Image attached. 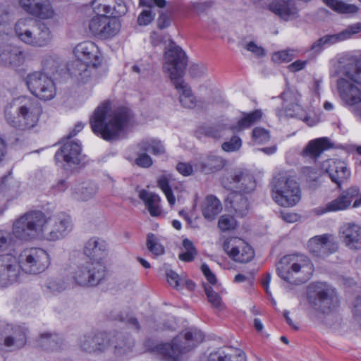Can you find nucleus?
Returning a JSON list of instances; mask_svg holds the SVG:
<instances>
[{
  "label": "nucleus",
  "instance_id": "nucleus-1",
  "mask_svg": "<svg viewBox=\"0 0 361 361\" xmlns=\"http://www.w3.org/2000/svg\"><path fill=\"white\" fill-rule=\"evenodd\" d=\"M333 76H338L337 89L341 99L350 106L355 116L361 121V65L355 59L342 56L333 66Z\"/></svg>",
  "mask_w": 361,
  "mask_h": 361
},
{
  "label": "nucleus",
  "instance_id": "nucleus-2",
  "mask_svg": "<svg viewBox=\"0 0 361 361\" xmlns=\"http://www.w3.org/2000/svg\"><path fill=\"white\" fill-rule=\"evenodd\" d=\"M110 104L102 103L90 118L92 132L105 140H115L124 136L133 118L130 109L118 108L110 112Z\"/></svg>",
  "mask_w": 361,
  "mask_h": 361
},
{
  "label": "nucleus",
  "instance_id": "nucleus-3",
  "mask_svg": "<svg viewBox=\"0 0 361 361\" xmlns=\"http://www.w3.org/2000/svg\"><path fill=\"white\" fill-rule=\"evenodd\" d=\"M187 66V59L183 49L170 40L169 47L164 52V63L163 69L177 90L179 94V101L181 105L188 109L196 106V99L190 86L184 81L183 77Z\"/></svg>",
  "mask_w": 361,
  "mask_h": 361
},
{
  "label": "nucleus",
  "instance_id": "nucleus-4",
  "mask_svg": "<svg viewBox=\"0 0 361 361\" xmlns=\"http://www.w3.org/2000/svg\"><path fill=\"white\" fill-rule=\"evenodd\" d=\"M42 113V108L36 99L23 96L6 106L5 120L14 128L26 130L37 126Z\"/></svg>",
  "mask_w": 361,
  "mask_h": 361
},
{
  "label": "nucleus",
  "instance_id": "nucleus-5",
  "mask_svg": "<svg viewBox=\"0 0 361 361\" xmlns=\"http://www.w3.org/2000/svg\"><path fill=\"white\" fill-rule=\"evenodd\" d=\"M15 34L24 44L33 47L47 46L52 39L49 27L30 17L19 19L15 24Z\"/></svg>",
  "mask_w": 361,
  "mask_h": 361
},
{
  "label": "nucleus",
  "instance_id": "nucleus-6",
  "mask_svg": "<svg viewBox=\"0 0 361 361\" xmlns=\"http://www.w3.org/2000/svg\"><path fill=\"white\" fill-rule=\"evenodd\" d=\"M280 278L291 282L294 275H298L300 282L309 280L314 272L311 260L304 255H289L283 257L276 267Z\"/></svg>",
  "mask_w": 361,
  "mask_h": 361
},
{
  "label": "nucleus",
  "instance_id": "nucleus-7",
  "mask_svg": "<svg viewBox=\"0 0 361 361\" xmlns=\"http://www.w3.org/2000/svg\"><path fill=\"white\" fill-rule=\"evenodd\" d=\"M272 197L279 205L284 207H293L300 201V187L288 171H280L274 176Z\"/></svg>",
  "mask_w": 361,
  "mask_h": 361
},
{
  "label": "nucleus",
  "instance_id": "nucleus-8",
  "mask_svg": "<svg viewBox=\"0 0 361 361\" xmlns=\"http://www.w3.org/2000/svg\"><path fill=\"white\" fill-rule=\"evenodd\" d=\"M204 339L202 332L195 328H190L183 334L173 338L171 343L161 345V353L169 361H178L180 354L185 353L199 345Z\"/></svg>",
  "mask_w": 361,
  "mask_h": 361
},
{
  "label": "nucleus",
  "instance_id": "nucleus-9",
  "mask_svg": "<svg viewBox=\"0 0 361 361\" xmlns=\"http://www.w3.org/2000/svg\"><path fill=\"white\" fill-rule=\"evenodd\" d=\"M72 229V219L68 214L59 212L49 217L44 214L41 238L47 241L56 242L66 238Z\"/></svg>",
  "mask_w": 361,
  "mask_h": 361
},
{
  "label": "nucleus",
  "instance_id": "nucleus-10",
  "mask_svg": "<svg viewBox=\"0 0 361 361\" xmlns=\"http://www.w3.org/2000/svg\"><path fill=\"white\" fill-rule=\"evenodd\" d=\"M44 213L32 211L21 216L13 224V234L20 240H30L41 238Z\"/></svg>",
  "mask_w": 361,
  "mask_h": 361
},
{
  "label": "nucleus",
  "instance_id": "nucleus-11",
  "mask_svg": "<svg viewBox=\"0 0 361 361\" xmlns=\"http://www.w3.org/2000/svg\"><path fill=\"white\" fill-rule=\"evenodd\" d=\"M106 267L101 262H85L77 265L71 273L73 282L80 286H94L104 278Z\"/></svg>",
  "mask_w": 361,
  "mask_h": 361
},
{
  "label": "nucleus",
  "instance_id": "nucleus-12",
  "mask_svg": "<svg viewBox=\"0 0 361 361\" xmlns=\"http://www.w3.org/2000/svg\"><path fill=\"white\" fill-rule=\"evenodd\" d=\"M20 269L30 274L44 272L50 265L49 253L39 247H30L23 250L18 259Z\"/></svg>",
  "mask_w": 361,
  "mask_h": 361
},
{
  "label": "nucleus",
  "instance_id": "nucleus-13",
  "mask_svg": "<svg viewBox=\"0 0 361 361\" xmlns=\"http://www.w3.org/2000/svg\"><path fill=\"white\" fill-rule=\"evenodd\" d=\"M25 81L30 92L40 99L50 100L56 95V90L53 80L42 71L29 73Z\"/></svg>",
  "mask_w": 361,
  "mask_h": 361
},
{
  "label": "nucleus",
  "instance_id": "nucleus-14",
  "mask_svg": "<svg viewBox=\"0 0 361 361\" xmlns=\"http://www.w3.org/2000/svg\"><path fill=\"white\" fill-rule=\"evenodd\" d=\"M27 329L21 326L4 324L0 327V348L9 350L22 348L27 342Z\"/></svg>",
  "mask_w": 361,
  "mask_h": 361
},
{
  "label": "nucleus",
  "instance_id": "nucleus-15",
  "mask_svg": "<svg viewBox=\"0 0 361 361\" xmlns=\"http://www.w3.org/2000/svg\"><path fill=\"white\" fill-rule=\"evenodd\" d=\"M221 183L225 188L241 194L253 192L257 185L254 176L246 170H237L230 177H223Z\"/></svg>",
  "mask_w": 361,
  "mask_h": 361
},
{
  "label": "nucleus",
  "instance_id": "nucleus-16",
  "mask_svg": "<svg viewBox=\"0 0 361 361\" xmlns=\"http://www.w3.org/2000/svg\"><path fill=\"white\" fill-rule=\"evenodd\" d=\"M120 27L119 21L109 18L106 13L94 16L89 22L90 32L99 39L113 37L118 32Z\"/></svg>",
  "mask_w": 361,
  "mask_h": 361
},
{
  "label": "nucleus",
  "instance_id": "nucleus-17",
  "mask_svg": "<svg viewBox=\"0 0 361 361\" xmlns=\"http://www.w3.org/2000/svg\"><path fill=\"white\" fill-rule=\"evenodd\" d=\"M224 250L233 261L239 263H247L255 256L252 247L237 237L227 239L224 243Z\"/></svg>",
  "mask_w": 361,
  "mask_h": 361
},
{
  "label": "nucleus",
  "instance_id": "nucleus-18",
  "mask_svg": "<svg viewBox=\"0 0 361 361\" xmlns=\"http://www.w3.org/2000/svg\"><path fill=\"white\" fill-rule=\"evenodd\" d=\"M20 271L18 259L14 255H0V287H7L18 282Z\"/></svg>",
  "mask_w": 361,
  "mask_h": 361
},
{
  "label": "nucleus",
  "instance_id": "nucleus-19",
  "mask_svg": "<svg viewBox=\"0 0 361 361\" xmlns=\"http://www.w3.org/2000/svg\"><path fill=\"white\" fill-rule=\"evenodd\" d=\"M361 32V23H357L348 25L345 30L341 32L334 34L326 35L319 39L316 40L311 46L310 50L314 54L320 53L325 47L331 46L336 43L343 42L344 40L350 39L353 35Z\"/></svg>",
  "mask_w": 361,
  "mask_h": 361
},
{
  "label": "nucleus",
  "instance_id": "nucleus-20",
  "mask_svg": "<svg viewBox=\"0 0 361 361\" xmlns=\"http://www.w3.org/2000/svg\"><path fill=\"white\" fill-rule=\"evenodd\" d=\"M307 247L315 256L325 257L338 250V243L334 235L325 233L311 238Z\"/></svg>",
  "mask_w": 361,
  "mask_h": 361
},
{
  "label": "nucleus",
  "instance_id": "nucleus-21",
  "mask_svg": "<svg viewBox=\"0 0 361 361\" xmlns=\"http://www.w3.org/2000/svg\"><path fill=\"white\" fill-rule=\"evenodd\" d=\"M281 97L283 99L282 109L276 111L279 119L297 117L302 118L303 110L299 104L300 94L293 90L284 91Z\"/></svg>",
  "mask_w": 361,
  "mask_h": 361
},
{
  "label": "nucleus",
  "instance_id": "nucleus-22",
  "mask_svg": "<svg viewBox=\"0 0 361 361\" xmlns=\"http://www.w3.org/2000/svg\"><path fill=\"white\" fill-rule=\"evenodd\" d=\"M316 295L314 306L324 313L331 311L338 305L335 290L326 283H317L314 285Z\"/></svg>",
  "mask_w": 361,
  "mask_h": 361
},
{
  "label": "nucleus",
  "instance_id": "nucleus-23",
  "mask_svg": "<svg viewBox=\"0 0 361 361\" xmlns=\"http://www.w3.org/2000/svg\"><path fill=\"white\" fill-rule=\"evenodd\" d=\"M55 158L57 161H64L70 167L79 165L83 160L80 143L67 139L56 152Z\"/></svg>",
  "mask_w": 361,
  "mask_h": 361
},
{
  "label": "nucleus",
  "instance_id": "nucleus-24",
  "mask_svg": "<svg viewBox=\"0 0 361 361\" xmlns=\"http://www.w3.org/2000/svg\"><path fill=\"white\" fill-rule=\"evenodd\" d=\"M360 190L357 187H350L343 190L336 199L328 202L322 208H317V214H323L326 212L342 211L348 209L353 200L358 195Z\"/></svg>",
  "mask_w": 361,
  "mask_h": 361
},
{
  "label": "nucleus",
  "instance_id": "nucleus-25",
  "mask_svg": "<svg viewBox=\"0 0 361 361\" xmlns=\"http://www.w3.org/2000/svg\"><path fill=\"white\" fill-rule=\"evenodd\" d=\"M80 349L85 353H93L103 352L109 345V340L104 333L97 334H87L80 337L78 340Z\"/></svg>",
  "mask_w": 361,
  "mask_h": 361
},
{
  "label": "nucleus",
  "instance_id": "nucleus-26",
  "mask_svg": "<svg viewBox=\"0 0 361 361\" xmlns=\"http://www.w3.org/2000/svg\"><path fill=\"white\" fill-rule=\"evenodd\" d=\"M73 52L76 59L91 64L94 67H97L101 63V53L94 42L80 43L74 48Z\"/></svg>",
  "mask_w": 361,
  "mask_h": 361
},
{
  "label": "nucleus",
  "instance_id": "nucleus-27",
  "mask_svg": "<svg viewBox=\"0 0 361 361\" xmlns=\"http://www.w3.org/2000/svg\"><path fill=\"white\" fill-rule=\"evenodd\" d=\"M340 238L350 250L361 249V227L353 223L344 224L340 228Z\"/></svg>",
  "mask_w": 361,
  "mask_h": 361
},
{
  "label": "nucleus",
  "instance_id": "nucleus-28",
  "mask_svg": "<svg viewBox=\"0 0 361 361\" xmlns=\"http://www.w3.org/2000/svg\"><path fill=\"white\" fill-rule=\"evenodd\" d=\"M25 61V54L18 47L7 45L0 47V66L18 68Z\"/></svg>",
  "mask_w": 361,
  "mask_h": 361
},
{
  "label": "nucleus",
  "instance_id": "nucleus-29",
  "mask_svg": "<svg viewBox=\"0 0 361 361\" xmlns=\"http://www.w3.org/2000/svg\"><path fill=\"white\" fill-rule=\"evenodd\" d=\"M108 243L103 239L93 237L85 244L84 254L90 259V262H101L107 256Z\"/></svg>",
  "mask_w": 361,
  "mask_h": 361
},
{
  "label": "nucleus",
  "instance_id": "nucleus-30",
  "mask_svg": "<svg viewBox=\"0 0 361 361\" xmlns=\"http://www.w3.org/2000/svg\"><path fill=\"white\" fill-rule=\"evenodd\" d=\"M269 9L286 21L298 17V9L293 0H274L269 4Z\"/></svg>",
  "mask_w": 361,
  "mask_h": 361
},
{
  "label": "nucleus",
  "instance_id": "nucleus-31",
  "mask_svg": "<svg viewBox=\"0 0 361 361\" xmlns=\"http://www.w3.org/2000/svg\"><path fill=\"white\" fill-rule=\"evenodd\" d=\"M225 164L226 161L222 157L209 154L198 159L195 164V167L202 173L211 174L221 171Z\"/></svg>",
  "mask_w": 361,
  "mask_h": 361
},
{
  "label": "nucleus",
  "instance_id": "nucleus-32",
  "mask_svg": "<svg viewBox=\"0 0 361 361\" xmlns=\"http://www.w3.org/2000/svg\"><path fill=\"white\" fill-rule=\"evenodd\" d=\"M97 67L91 64L75 59L68 65V71L70 75L78 82H87L92 75V71Z\"/></svg>",
  "mask_w": 361,
  "mask_h": 361
},
{
  "label": "nucleus",
  "instance_id": "nucleus-33",
  "mask_svg": "<svg viewBox=\"0 0 361 361\" xmlns=\"http://www.w3.org/2000/svg\"><path fill=\"white\" fill-rule=\"evenodd\" d=\"M227 203L239 217L246 216L250 210V203L247 197L241 193L233 192L227 198Z\"/></svg>",
  "mask_w": 361,
  "mask_h": 361
},
{
  "label": "nucleus",
  "instance_id": "nucleus-34",
  "mask_svg": "<svg viewBox=\"0 0 361 361\" xmlns=\"http://www.w3.org/2000/svg\"><path fill=\"white\" fill-rule=\"evenodd\" d=\"M202 214L207 221H213L222 210V205L214 195H207L201 204Z\"/></svg>",
  "mask_w": 361,
  "mask_h": 361
},
{
  "label": "nucleus",
  "instance_id": "nucleus-35",
  "mask_svg": "<svg viewBox=\"0 0 361 361\" xmlns=\"http://www.w3.org/2000/svg\"><path fill=\"white\" fill-rule=\"evenodd\" d=\"M329 140L326 137H320L308 142L303 149L302 155L304 157L317 159L324 150L330 148Z\"/></svg>",
  "mask_w": 361,
  "mask_h": 361
},
{
  "label": "nucleus",
  "instance_id": "nucleus-36",
  "mask_svg": "<svg viewBox=\"0 0 361 361\" xmlns=\"http://www.w3.org/2000/svg\"><path fill=\"white\" fill-rule=\"evenodd\" d=\"M207 361H245V355L242 351L232 348L227 350L219 349L209 354Z\"/></svg>",
  "mask_w": 361,
  "mask_h": 361
},
{
  "label": "nucleus",
  "instance_id": "nucleus-37",
  "mask_svg": "<svg viewBox=\"0 0 361 361\" xmlns=\"http://www.w3.org/2000/svg\"><path fill=\"white\" fill-rule=\"evenodd\" d=\"M139 197L145 202L151 216H158L161 214V197L158 195L142 190L139 192Z\"/></svg>",
  "mask_w": 361,
  "mask_h": 361
},
{
  "label": "nucleus",
  "instance_id": "nucleus-38",
  "mask_svg": "<svg viewBox=\"0 0 361 361\" xmlns=\"http://www.w3.org/2000/svg\"><path fill=\"white\" fill-rule=\"evenodd\" d=\"M322 169L329 174L332 181H336L334 176L336 169H340L339 175L341 177H349L350 175L345 163L338 159H329L324 161L322 164Z\"/></svg>",
  "mask_w": 361,
  "mask_h": 361
},
{
  "label": "nucleus",
  "instance_id": "nucleus-39",
  "mask_svg": "<svg viewBox=\"0 0 361 361\" xmlns=\"http://www.w3.org/2000/svg\"><path fill=\"white\" fill-rule=\"evenodd\" d=\"M97 192L96 185L87 183L73 188L71 191V197L78 201H87L92 198Z\"/></svg>",
  "mask_w": 361,
  "mask_h": 361
},
{
  "label": "nucleus",
  "instance_id": "nucleus-40",
  "mask_svg": "<svg viewBox=\"0 0 361 361\" xmlns=\"http://www.w3.org/2000/svg\"><path fill=\"white\" fill-rule=\"evenodd\" d=\"M68 288V283L61 276H53L47 278L43 285L44 291L47 294L56 295Z\"/></svg>",
  "mask_w": 361,
  "mask_h": 361
},
{
  "label": "nucleus",
  "instance_id": "nucleus-41",
  "mask_svg": "<svg viewBox=\"0 0 361 361\" xmlns=\"http://www.w3.org/2000/svg\"><path fill=\"white\" fill-rule=\"evenodd\" d=\"M42 71L47 75H54L61 67V61L55 54H47L42 59Z\"/></svg>",
  "mask_w": 361,
  "mask_h": 361
},
{
  "label": "nucleus",
  "instance_id": "nucleus-42",
  "mask_svg": "<svg viewBox=\"0 0 361 361\" xmlns=\"http://www.w3.org/2000/svg\"><path fill=\"white\" fill-rule=\"evenodd\" d=\"M138 150L140 152H150L154 155L164 154L165 147L161 142L155 138H146L137 144Z\"/></svg>",
  "mask_w": 361,
  "mask_h": 361
},
{
  "label": "nucleus",
  "instance_id": "nucleus-43",
  "mask_svg": "<svg viewBox=\"0 0 361 361\" xmlns=\"http://www.w3.org/2000/svg\"><path fill=\"white\" fill-rule=\"evenodd\" d=\"M30 14L40 19H51L54 18L55 13L48 0H39L37 6L30 9Z\"/></svg>",
  "mask_w": 361,
  "mask_h": 361
},
{
  "label": "nucleus",
  "instance_id": "nucleus-44",
  "mask_svg": "<svg viewBox=\"0 0 361 361\" xmlns=\"http://www.w3.org/2000/svg\"><path fill=\"white\" fill-rule=\"evenodd\" d=\"M262 117L260 111H255L250 114H245L241 118L236 124L233 125L231 128L235 131H241L250 128L253 124L258 121Z\"/></svg>",
  "mask_w": 361,
  "mask_h": 361
},
{
  "label": "nucleus",
  "instance_id": "nucleus-45",
  "mask_svg": "<svg viewBox=\"0 0 361 361\" xmlns=\"http://www.w3.org/2000/svg\"><path fill=\"white\" fill-rule=\"evenodd\" d=\"M39 343L46 350H56L61 347L62 341L56 334H43L39 338Z\"/></svg>",
  "mask_w": 361,
  "mask_h": 361
},
{
  "label": "nucleus",
  "instance_id": "nucleus-46",
  "mask_svg": "<svg viewBox=\"0 0 361 361\" xmlns=\"http://www.w3.org/2000/svg\"><path fill=\"white\" fill-rule=\"evenodd\" d=\"M324 3L334 11L343 14L355 13L357 11V7L354 4H345L337 0H322Z\"/></svg>",
  "mask_w": 361,
  "mask_h": 361
},
{
  "label": "nucleus",
  "instance_id": "nucleus-47",
  "mask_svg": "<svg viewBox=\"0 0 361 361\" xmlns=\"http://www.w3.org/2000/svg\"><path fill=\"white\" fill-rule=\"evenodd\" d=\"M157 183V186L165 195L169 204L173 206L176 203V198L169 185V178L166 175L161 176L158 178Z\"/></svg>",
  "mask_w": 361,
  "mask_h": 361
},
{
  "label": "nucleus",
  "instance_id": "nucleus-48",
  "mask_svg": "<svg viewBox=\"0 0 361 361\" xmlns=\"http://www.w3.org/2000/svg\"><path fill=\"white\" fill-rule=\"evenodd\" d=\"M197 252L192 242L185 238L183 240V247L179 254V259L184 262H191L194 259Z\"/></svg>",
  "mask_w": 361,
  "mask_h": 361
},
{
  "label": "nucleus",
  "instance_id": "nucleus-49",
  "mask_svg": "<svg viewBox=\"0 0 361 361\" xmlns=\"http://www.w3.org/2000/svg\"><path fill=\"white\" fill-rule=\"evenodd\" d=\"M147 247L153 255L157 256L161 255L164 252V247L153 233H149L147 236Z\"/></svg>",
  "mask_w": 361,
  "mask_h": 361
},
{
  "label": "nucleus",
  "instance_id": "nucleus-50",
  "mask_svg": "<svg viewBox=\"0 0 361 361\" xmlns=\"http://www.w3.org/2000/svg\"><path fill=\"white\" fill-rule=\"evenodd\" d=\"M205 294L207 295L209 302L215 308L222 309L223 302L219 295L213 290L211 286H204Z\"/></svg>",
  "mask_w": 361,
  "mask_h": 361
},
{
  "label": "nucleus",
  "instance_id": "nucleus-51",
  "mask_svg": "<svg viewBox=\"0 0 361 361\" xmlns=\"http://www.w3.org/2000/svg\"><path fill=\"white\" fill-rule=\"evenodd\" d=\"M133 346V342L128 340L126 341L121 340L114 345V353L119 357H123L131 352Z\"/></svg>",
  "mask_w": 361,
  "mask_h": 361
},
{
  "label": "nucleus",
  "instance_id": "nucleus-52",
  "mask_svg": "<svg viewBox=\"0 0 361 361\" xmlns=\"http://www.w3.org/2000/svg\"><path fill=\"white\" fill-rule=\"evenodd\" d=\"M252 141L255 142V144L260 145L267 142L270 139V136L269 132L266 129L257 127L252 130Z\"/></svg>",
  "mask_w": 361,
  "mask_h": 361
},
{
  "label": "nucleus",
  "instance_id": "nucleus-53",
  "mask_svg": "<svg viewBox=\"0 0 361 361\" xmlns=\"http://www.w3.org/2000/svg\"><path fill=\"white\" fill-rule=\"evenodd\" d=\"M155 15L151 8L143 10L137 17V24L140 26L149 25L154 20Z\"/></svg>",
  "mask_w": 361,
  "mask_h": 361
},
{
  "label": "nucleus",
  "instance_id": "nucleus-54",
  "mask_svg": "<svg viewBox=\"0 0 361 361\" xmlns=\"http://www.w3.org/2000/svg\"><path fill=\"white\" fill-rule=\"evenodd\" d=\"M218 225L221 231H226L235 228L236 221L233 216L223 215L220 217Z\"/></svg>",
  "mask_w": 361,
  "mask_h": 361
},
{
  "label": "nucleus",
  "instance_id": "nucleus-55",
  "mask_svg": "<svg viewBox=\"0 0 361 361\" xmlns=\"http://www.w3.org/2000/svg\"><path fill=\"white\" fill-rule=\"evenodd\" d=\"M241 145V139L238 136H233L229 141L224 142L221 147L224 151L230 152L239 149Z\"/></svg>",
  "mask_w": 361,
  "mask_h": 361
},
{
  "label": "nucleus",
  "instance_id": "nucleus-56",
  "mask_svg": "<svg viewBox=\"0 0 361 361\" xmlns=\"http://www.w3.org/2000/svg\"><path fill=\"white\" fill-rule=\"evenodd\" d=\"M12 245V237L9 232L0 230V252L6 251Z\"/></svg>",
  "mask_w": 361,
  "mask_h": 361
},
{
  "label": "nucleus",
  "instance_id": "nucleus-57",
  "mask_svg": "<svg viewBox=\"0 0 361 361\" xmlns=\"http://www.w3.org/2000/svg\"><path fill=\"white\" fill-rule=\"evenodd\" d=\"M135 163L140 167L149 168L152 165L153 161L151 157L146 154V152L139 150V154L135 159Z\"/></svg>",
  "mask_w": 361,
  "mask_h": 361
},
{
  "label": "nucleus",
  "instance_id": "nucleus-58",
  "mask_svg": "<svg viewBox=\"0 0 361 361\" xmlns=\"http://www.w3.org/2000/svg\"><path fill=\"white\" fill-rule=\"evenodd\" d=\"M294 57L293 50H283L276 52L273 56V60L276 62H288Z\"/></svg>",
  "mask_w": 361,
  "mask_h": 361
},
{
  "label": "nucleus",
  "instance_id": "nucleus-59",
  "mask_svg": "<svg viewBox=\"0 0 361 361\" xmlns=\"http://www.w3.org/2000/svg\"><path fill=\"white\" fill-rule=\"evenodd\" d=\"M166 274L167 281L171 286L177 289L180 287V280L177 273L173 270H168Z\"/></svg>",
  "mask_w": 361,
  "mask_h": 361
},
{
  "label": "nucleus",
  "instance_id": "nucleus-60",
  "mask_svg": "<svg viewBox=\"0 0 361 361\" xmlns=\"http://www.w3.org/2000/svg\"><path fill=\"white\" fill-rule=\"evenodd\" d=\"M68 188V184L65 179H59L51 187L53 193L63 192Z\"/></svg>",
  "mask_w": 361,
  "mask_h": 361
},
{
  "label": "nucleus",
  "instance_id": "nucleus-61",
  "mask_svg": "<svg viewBox=\"0 0 361 361\" xmlns=\"http://www.w3.org/2000/svg\"><path fill=\"white\" fill-rule=\"evenodd\" d=\"M207 72V68L203 65L193 64L190 68V73L194 78L203 76Z\"/></svg>",
  "mask_w": 361,
  "mask_h": 361
},
{
  "label": "nucleus",
  "instance_id": "nucleus-62",
  "mask_svg": "<svg viewBox=\"0 0 361 361\" xmlns=\"http://www.w3.org/2000/svg\"><path fill=\"white\" fill-rule=\"evenodd\" d=\"M353 314L355 320L361 326V296L357 297L355 301Z\"/></svg>",
  "mask_w": 361,
  "mask_h": 361
},
{
  "label": "nucleus",
  "instance_id": "nucleus-63",
  "mask_svg": "<svg viewBox=\"0 0 361 361\" xmlns=\"http://www.w3.org/2000/svg\"><path fill=\"white\" fill-rule=\"evenodd\" d=\"M140 4L142 6H146L148 8H152L154 6H157L159 8H164L166 5V0H141Z\"/></svg>",
  "mask_w": 361,
  "mask_h": 361
},
{
  "label": "nucleus",
  "instance_id": "nucleus-64",
  "mask_svg": "<svg viewBox=\"0 0 361 361\" xmlns=\"http://www.w3.org/2000/svg\"><path fill=\"white\" fill-rule=\"evenodd\" d=\"M177 171L184 176H188L192 174L193 168L188 163L180 162L176 166Z\"/></svg>",
  "mask_w": 361,
  "mask_h": 361
}]
</instances>
